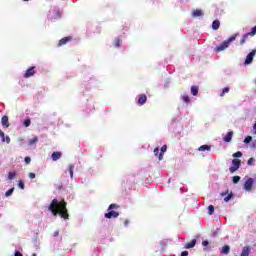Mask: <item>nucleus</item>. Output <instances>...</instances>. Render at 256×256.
I'll list each match as a JSON object with an SVG mask.
<instances>
[{
    "mask_svg": "<svg viewBox=\"0 0 256 256\" xmlns=\"http://www.w3.org/2000/svg\"><path fill=\"white\" fill-rule=\"evenodd\" d=\"M248 165H255V158H250L248 160Z\"/></svg>",
    "mask_w": 256,
    "mask_h": 256,
    "instance_id": "ea45409f",
    "label": "nucleus"
},
{
    "mask_svg": "<svg viewBox=\"0 0 256 256\" xmlns=\"http://www.w3.org/2000/svg\"><path fill=\"white\" fill-rule=\"evenodd\" d=\"M117 217H119V213H117L116 211H113V210H111L105 214L106 219H117Z\"/></svg>",
    "mask_w": 256,
    "mask_h": 256,
    "instance_id": "423d86ee",
    "label": "nucleus"
},
{
    "mask_svg": "<svg viewBox=\"0 0 256 256\" xmlns=\"http://www.w3.org/2000/svg\"><path fill=\"white\" fill-rule=\"evenodd\" d=\"M32 256H37V254L34 253V254H32Z\"/></svg>",
    "mask_w": 256,
    "mask_h": 256,
    "instance_id": "603ef678",
    "label": "nucleus"
},
{
    "mask_svg": "<svg viewBox=\"0 0 256 256\" xmlns=\"http://www.w3.org/2000/svg\"><path fill=\"white\" fill-rule=\"evenodd\" d=\"M248 35H250L251 37L256 35V26L252 28L251 32H248Z\"/></svg>",
    "mask_w": 256,
    "mask_h": 256,
    "instance_id": "72a5a7b5",
    "label": "nucleus"
},
{
    "mask_svg": "<svg viewBox=\"0 0 256 256\" xmlns=\"http://www.w3.org/2000/svg\"><path fill=\"white\" fill-rule=\"evenodd\" d=\"M60 18H61V10H59V8H54L51 19H60Z\"/></svg>",
    "mask_w": 256,
    "mask_h": 256,
    "instance_id": "9b49d317",
    "label": "nucleus"
},
{
    "mask_svg": "<svg viewBox=\"0 0 256 256\" xmlns=\"http://www.w3.org/2000/svg\"><path fill=\"white\" fill-rule=\"evenodd\" d=\"M113 209H117V206L115 204H111L109 207H108V211H111Z\"/></svg>",
    "mask_w": 256,
    "mask_h": 256,
    "instance_id": "79ce46f5",
    "label": "nucleus"
},
{
    "mask_svg": "<svg viewBox=\"0 0 256 256\" xmlns=\"http://www.w3.org/2000/svg\"><path fill=\"white\" fill-rule=\"evenodd\" d=\"M229 92V87H225L224 89H222V92L220 93V97H223L225 95V93Z\"/></svg>",
    "mask_w": 256,
    "mask_h": 256,
    "instance_id": "f704fd0d",
    "label": "nucleus"
},
{
    "mask_svg": "<svg viewBox=\"0 0 256 256\" xmlns=\"http://www.w3.org/2000/svg\"><path fill=\"white\" fill-rule=\"evenodd\" d=\"M48 211H50L54 217L60 215L62 219H69V213L67 212V202L64 200L59 202V200L53 199L51 204L48 206Z\"/></svg>",
    "mask_w": 256,
    "mask_h": 256,
    "instance_id": "f257e3e1",
    "label": "nucleus"
},
{
    "mask_svg": "<svg viewBox=\"0 0 256 256\" xmlns=\"http://www.w3.org/2000/svg\"><path fill=\"white\" fill-rule=\"evenodd\" d=\"M181 100L183 101V103H186V105H189V103L191 102V98L186 93L181 95Z\"/></svg>",
    "mask_w": 256,
    "mask_h": 256,
    "instance_id": "ddd939ff",
    "label": "nucleus"
},
{
    "mask_svg": "<svg viewBox=\"0 0 256 256\" xmlns=\"http://www.w3.org/2000/svg\"><path fill=\"white\" fill-rule=\"evenodd\" d=\"M253 183H255V180L253 178H249L244 184L245 191H251V189H253Z\"/></svg>",
    "mask_w": 256,
    "mask_h": 256,
    "instance_id": "39448f33",
    "label": "nucleus"
},
{
    "mask_svg": "<svg viewBox=\"0 0 256 256\" xmlns=\"http://www.w3.org/2000/svg\"><path fill=\"white\" fill-rule=\"evenodd\" d=\"M29 178H30V179H35V173L30 172V173H29Z\"/></svg>",
    "mask_w": 256,
    "mask_h": 256,
    "instance_id": "37998d69",
    "label": "nucleus"
},
{
    "mask_svg": "<svg viewBox=\"0 0 256 256\" xmlns=\"http://www.w3.org/2000/svg\"><path fill=\"white\" fill-rule=\"evenodd\" d=\"M227 193H229V191H226V193H225V194L227 195Z\"/></svg>",
    "mask_w": 256,
    "mask_h": 256,
    "instance_id": "864d4df0",
    "label": "nucleus"
},
{
    "mask_svg": "<svg viewBox=\"0 0 256 256\" xmlns=\"http://www.w3.org/2000/svg\"><path fill=\"white\" fill-rule=\"evenodd\" d=\"M235 159H238L239 157H243V153L241 151H238L232 155Z\"/></svg>",
    "mask_w": 256,
    "mask_h": 256,
    "instance_id": "c85d7f7f",
    "label": "nucleus"
},
{
    "mask_svg": "<svg viewBox=\"0 0 256 256\" xmlns=\"http://www.w3.org/2000/svg\"><path fill=\"white\" fill-rule=\"evenodd\" d=\"M70 39H71V38H69V37H64V38H62V39L59 41L58 46L61 47V46H63V45H66L67 42L70 41Z\"/></svg>",
    "mask_w": 256,
    "mask_h": 256,
    "instance_id": "4be33fe9",
    "label": "nucleus"
},
{
    "mask_svg": "<svg viewBox=\"0 0 256 256\" xmlns=\"http://www.w3.org/2000/svg\"><path fill=\"white\" fill-rule=\"evenodd\" d=\"M167 152V145L161 147V153L158 156L159 161H163V153Z\"/></svg>",
    "mask_w": 256,
    "mask_h": 256,
    "instance_id": "a211bd4d",
    "label": "nucleus"
},
{
    "mask_svg": "<svg viewBox=\"0 0 256 256\" xmlns=\"http://www.w3.org/2000/svg\"><path fill=\"white\" fill-rule=\"evenodd\" d=\"M233 197V194H229L228 196H226L225 198H224V201H225V203H229V201H231V198Z\"/></svg>",
    "mask_w": 256,
    "mask_h": 256,
    "instance_id": "e433bc0d",
    "label": "nucleus"
},
{
    "mask_svg": "<svg viewBox=\"0 0 256 256\" xmlns=\"http://www.w3.org/2000/svg\"><path fill=\"white\" fill-rule=\"evenodd\" d=\"M189 255V252L188 251H183L182 253H181V256H188Z\"/></svg>",
    "mask_w": 256,
    "mask_h": 256,
    "instance_id": "a18cd8bd",
    "label": "nucleus"
},
{
    "mask_svg": "<svg viewBox=\"0 0 256 256\" xmlns=\"http://www.w3.org/2000/svg\"><path fill=\"white\" fill-rule=\"evenodd\" d=\"M231 139H233V131L228 132L223 138V141H225V143H231Z\"/></svg>",
    "mask_w": 256,
    "mask_h": 256,
    "instance_id": "f8f14e48",
    "label": "nucleus"
},
{
    "mask_svg": "<svg viewBox=\"0 0 256 256\" xmlns=\"http://www.w3.org/2000/svg\"><path fill=\"white\" fill-rule=\"evenodd\" d=\"M37 141H39V138H37V136H36L33 139L29 140V145H35V143H37Z\"/></svg>",
    "mask_w": 256,
    "mask_h": 256,
    "instance_id": "2f4dec72",
    "label": "nucleus"
},
{
    "mask_svg": "<svg viewBox=\"0 0 256 256\" xmlns=\"http://www.w3.org/2000/svg\"><path fill=\"white\" fill-rule=\"evenodd\" d=\"M195 245H197V240L193 239V240H191V242L186 244L185 249H193V247H195Z\"/></svg>",
    "mask_w": 256,
    "mask_h": 256,
    "instance_id": "4468645a",
    "label": "nucleus"
},
{
    "mask_svg": "<svg viewBox=\"0 0 256 256\" xmlns=\"http://www.w3.org/2000/svg\"><path fill=\"white\" fill-rule=\"evenodd\" d=\"M14 256H23V254H21V252H19V251H16Z\"/></svg>",
    "mask_w": 256,
    "mask_h": 256,
    "instance_id": "49530a36",
    "label": "nucleus"
},
{
    "mask_svg": "<svg viewBox=\"0 0 256 256\" xmlns=\"http://www.w3.org/2000/svg\"><path fill=\"white\" fill-rule=\"evenodd\" d=\"M0 137L2 140V143H11V138L9 136H5V133L3 131H1L0 129Z\"/></svg>",
    "mask_w": 256,
    "mask_h": 256,
    "instance_id": "6e6552de",
    "label": "nucleus"
},
{
    "mask_svg": "<svg viewBox=\"0 0 256 256\" xmlns=\"http://www.w3.org/2000/svg\"><path fill=\"white\" fill-rule=\"evenodd\" d=\"M203 247H208L209 246V241L205 240L202 242ZM211 249L209 248H204V251H210Z\"/></svg>",
    "mask_w": 256,
    "mask_h": 256,
    "instance_id": "7c9ffc66",
    "label": "nucleus"
},
{
    "mask_svg": "<svg viewBox=\"0 0 256 256\" xmlns=\"http://www.w3.org/2000/svg\"><path fill=\"white\" fill-rule=\"evenodd\" d=\"M221 26V22H219V20H214L212 23V29L214 31H217V29H219V27Z\"/></svg>",
    "mask_w": 256,
    "mask_h": 256,
    "instance_id": "412c9836",
    "label": "nucleus"
},
{
    "mask_svg": "<svg viewBox=\"0 0 256 256\" xmlns=\"http://www.w3.org/2000/svg\"><path fill=\"white\" fill-rule=\"evenodd\" d=\"M213 213H215V206L214 205L208 206V214L213 215Z\"/></svg>",
    "mask_w": 256,
    "mask_h": 256,
    "instance_id": "cd10ccee",
    "label": "nucleus"
},
{
    "mask_svg": "<svg viewBox=\"0 0 256 256\" xmlns=\"http://www.w3.org/2000/svg\"><path fill=\"white\" fill-rule=\"evenodd\" d=\"M230 251H231V247L229 245H225L224 247H222L221 254L229 255Z\"/></svg>",
    "mask_w": 256,
    "mask_h": 256,
    "instance_id": "2eb2a0df",
    "label": "nucleus"
},
{
    "mask_svg": "<svg viewBox=\"0 0 256 256\" xmlns=\"http://www.w3.org/2000/svg\"><path fill=\"white\" fill-rule=\"evenodd\" d=\"M255 53H256V50H252V51L246 56V59H245V62H244L245 65H251V63H253V58L255 57Z\"/></svg>",
    "mask_w": 256,
    "mask_h": 256,
    "instance_id": "20e7f679",
    "label": "nucleus"
},
{
    "mask_svg": "<svg viewBox=\"0 0 256 256\" xmlns=\"http://www.w3.org/2000/svg\"><path fill=\"white\" fill-rule=\"evenodd\" d=\"M251 255V246H244L240 256H249Z\"/></svg>",
    "mask_w": 256,
    "mask_h": 256,
    "instance_id": "1a4fd4ad",
    "label": "nucleus"
},
{
    "mask_svg": "<svg viewBox=\"0 0 256 256\" xmlns=\"http://www.w3.org/2000/svg\"><path fill=\"white\" fill-rule=\"evenodd\" d=\"M114 45L115 47H121V39L119 37L114 39Z\"/></svg>",
    "mask_w": 256,
    "mask_h": 256,
    "instance_id": "bb28decb",
    "label": "nucleus"
},
{
    "mask_svg": "<svg viewBox=\"0 0 256 256\" xmlns=\"http://www.w3.org/2000/svg\"><path fill=\"white\" fill-rule=\"evenodd\" d=\"M225 195H226L225 192H222V193H221V196H222V197H225Z\"/></svg>",
    "mask_w": 256,
    "mask_h": 256,
    "instance_id": "3c124183",
    "label": "nucleus"
},
{
    "mask_svg": "<svg viewBox=\"0 0 256 256\" xmlns=\"http://www.w3.org/2000/svg\"><path fill=\"white\" fill-rule=\"evenodd\" d=\"M24 161H25L26 165H29V163H31V158L27 156L24 158Z\"/></svg>",
    "mask_w": 256,
    "mask_h": 256,
    "instance_id": "a19ab883",
    "label": "nucleus"
},
{
    "mask_svg": "<svg viewBox=\"0 0 256 256\" xmlns=\"http://www.w3.org/2000/svg\"><path fill=\"white\" fill-rule=\"evenodd\" d=\"M236 39H237V34L231 36L228 40H225L222 44L217 46L215 48V51L217 53H221V51H225V49H227L229 45H231V43H233V41H235Z\"/></svg>",
    "mask_w": 256,
    "mask_h": 256,
    "instance_id": "f03ea898",
    "label": "nucleus"
},
{
    "mask_svg": "<svg viewBox=\"0 0 256 256\" xmlns=\"http://www.w3.org/2000/svg\"><path fill=\"white\" fill-rule=\"evenodd\" d=\"M23 124H24V126L29 127L31 125V120L26 119V120H24Z\"/></svg>",
    "mask_w": 256,
    "mask_h": 256,
    "instance_id": "4c0bfd02",
    "label": "nucleus"
},
{
    "mask_svg": "<svg viewBox=\"0 0 256 256\" xmlns=\"http://www.w3.org/2000/svg\"><path fill=\"white\" fill-rule=\"evenodd\" d=\"M13 191H15V188L9 189V190L5 193V197H11V195H13Z\"/></svg>",
    "mask_w": 256,
    "mask_h": 256,
    "instance_id": "c756f323",
    "label": "nucleus"
},
{
    "mask_svg": "<svg viewBox=\"0 0 256 256\" xmlns=\"http://www.w3.org/2000/svg\"><path fill=\"white\" fill-rule=\"evenodd\" d=\"M147 103V96L145 94H141L138 96V105H145Z\"/></svg>",
    "mask_w": 256,
    "mask_h": 256,
    "instance_id": "9d476101",
    "label": "nucleus"
},
{
    "mask_svg": "<svg viewBox=\"0 0 256 256\" xmlns=\"http://www.w3.org/2000/svg\"><path fill=\"white\" fill-rule=\"evenodd\" d=\"M192 16L193 17H203V10H199V9L193 10L192 11Z\"/></svg>",
    "mask_w": 256,
    "mask_h": 256,
    "instance_id": "f3484780",
    "label": "nucleus"
},
{
    "mask_svg": "<svg viewBox=\"0 0 256 256\" xmlns=\"http://www.w3.org/2000/svg\"><path fill=\"white\" fill-rule=\"evenodd\" d=\"M239 167H241V160L239 159L232 160V166L229 168L230 173H235V171L239 170Z\"/></svg>",
    "mask_w": 256,
    "mask_h": 256,
    "instance_id": "7ed1b4c3",
    "label": "nucleus"
},
{
    "mask_svg": "<svg viewBox=\"0 0 256 256\" xmlns=\"http://www.w3.org/2000/svg\"><path fill=\"white\" fill-rule=\"evenodd\" d=\"M34 75H35V67H31L28 70H26L24 77L25 79H29V77H33Z\"/></svg>",
    "mask_w": 256,
    "mask_h": 256,
    "instance_id": "0eeeda50",
    "label": "nucleus"
},
{
    "mask_svg": "<svg viewBox=\"0 0 256 256\" xmlns=\"http://www.w3.org/2000/svg\"><path fill=\"white\" fill-rule=\"evenodd\" d=\"M198 151H211V146L209 145H202L198 148Z\"/></svg>",
    "mask_w": 256,
    "mask_h": 256,
    "instance_id": "b1692460",
    "label": "nucleus"
},
{
    "mask_svg": "<svg viewBox=\"0 0 256 256\" xmlns=\"http://www.w3.org/2000/svg\"><path fill=\"white\" fill-rule=\"evenodd\" d=\"M124 225H125L126 227H128V225H129V220H125Z\"/></svg>",
    "mask_w": 256,
    "mask_h": 256,
    "instance_id": "de8ad7c7",
    "label": "nucleus"
},
{
    "mask_svg": "<svg viewBox=\"0 0 256 256\" xmlns=\"http://www.w3.org/2000/svg\"><path fill=\"white\" fill-rule=\"evenodd\" d=\"M198 94H199V87L198 86H192L191 87V95H193L194 97H197Z\"/></svg>",
    "mask_w": 256,
    "mask_h": 256,
    "instance_id": "aec40b11",
    "label": "nucleus"
},
{
    "mask_svg": "<svg viewBox=\"0 0 256 256\" xmlns=\"http://www.w3.org/2000/svg\"><path fill=\"white\" fill-rule=\"evenodd\" d=\"M232 181H233L234 184H237V183H239V181H241V177L240 176H234L232 178Z\"/></svg>",
    "mask_w": 256,
    "mask_h": 256,
    "instance_id": "473e14b6",
    "label": "nucleus"
},
{
    "mask_svg": "<svg viewBox=\"0 0 256 256\" xmlns=\"http://www.w3.org/2000/svg\"><path fill=\"white\" fill-rule=\"evenodd\" d=\"M249 36H251L249 33H246L242 36V39L240 40V45H244L245 41L249 39Z\"/></svg>",
    "mask_w": 256,
    "mask_h": 256,
    "instance_id": "5701e85b",
    "label": "nucleus"
},
{
    "mask_svg": "<svg viewBox=\"0 0 256 256\" xmlns=\"http://www.w3.org/2000/svg\"><path fill=\"white\" fill-rule=\"evenodd\" d=\"M18 187H19L20 189H25V183H23V181L20 180L19 183H18Z\"/></svg>",
    "mask_w": 256,
    "mask_h": 256,
    "instance_id": "58836bf2",
    "label": "nucleus"
},
{
    "mask_svg": "<svg viewBox=\"0 0 256 256\" xmlns=\"http://www.w3.org/2000/svg\"><path fill=\"white\" fill-rule=\"evenodd\" d=\"M61 152H53L51 157H52V160L54 161H59V159H61Z\"/></svg>",
    "mask_w": 256,
    "mask_h": 256,
    "instance_id": "6ab92c4d",
    "label": "nucleus"
},
{
    "mask_svg": "<svg viewBox=\"0 0 256 256\" xmlns=\"http://www.w3.org/2000/svg\"><path fill=\"white\" fill-rule=\"evenodd\" d=\"M19 143H23V138L18 139Z\"/></svg>",
    "mask_w": 256,
    "mask_h": 256,
    "instance_id": "8fccbe9b",
    "label": "nucleus"
},
{
    "mask_svg": "<svg viewBox=\"0 0 256 256\" xmlns=\"http://www.w3.org/2000/svg\"><path fill=\"white\" fill-rule=\"evenodd\" d=\"M252 140H253V137L247 136V137L244 139V143H246V144L251 143Z\"/></svg>",
    "mask_w": 256,
    "mask_h": 256,
    "instance_id": "c9c22d12",
    "label": "nucleus"
},
{
    "mask_svg": "<svg viewBox=\"0 0 256 256\" xmlns=\"http://www.w3.org/2000/svg\"><path fill=\"white\" fill-rule=\"evenodd\" d=\"M74 169H75V165L70 164L68 166V171H69V175H70L71 179H73V171H74Z\"/></svg>",
    "mask_w": 256,
    "mask_h": 256,
    "instance_id": "393cba45",
    "label": "nucleus"
},
{
    "mask_svg": "<svg viewBox=\"0 0 256 256\" xmlns=\"http://www.w3.org/2000/svg\"><path fill=\"white\" fill-rule=\"evenodd\" d=\"M2 125L7 129L9 127V117L3 116L1 120Z\"/></svg>",
    "mask_w": 256,
    "mask_h": 256,
    "instance_id": "dca6fc26",
    "label": "nucleus"
},
{
    "mask_svg": "<svg viewBox=\"0 0 256 256\" xmlns=\"http://www.w3.org/2000/svg\"><path fill=\"white\" fill-rule=\"evenodd\" d=\"M154 155L157 157V155H159V148H155L154 149Z\"/></svg>",
    "mask_w": 256,
    "mask_h": 256,
    "instance_id": "c03bdc74",
    "label": "nucleus"
},
{
    "mask_svg": "<svg viewBox=\"0 0 256 256\" xmlns=\"http://www.w3.org/2000/svg\"><path fill=\"white\" fill-rule=\"evenodd\" d=\"M15 177H17V172H15V171L9 172V174H8L9 181H13V179H15Z\"/></svg>",
    "mask_w": 256,
    "mask_h": 256,
    "instance_id": "a878e982",
    "label": "nucleus"
},
{
    "mask_svg": "<svg viewBox=\"0 0 256 256\" xmlns=\"http://www.w3.org/2000/svg\"><path fill=\"white\" fill-rule=\"evenodd\" d=\"M227 193H229V191H226V193H225V194L227 195Z\"/></svg>",
    "mask_w": 256,
    "mask_h": 256,
    "instance_id": "5fc2aeb1",
    "label": "nucleus"
},
{
    "mask_svg": "<svg viewBox=\"0 0 256 256\" xmlns=\"http://www.w3.org/2000/svg\"><path fill=\"white\" fill-rule=\"evenodd\" d=\"M59 236V231H55L54 232V237H58Z\"/></svg>",
    "mask_w": 256,
    "mask_h": 256,
    "instance_id": "09e8293b",
    "label": "nucleus"
}]
</instances>
